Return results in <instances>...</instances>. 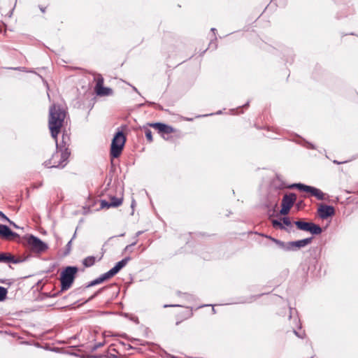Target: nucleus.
Segmentation results:
<instances>
[{
	"label": "nucleus",
	"mask_w": 358,
	"mask_h": 358,
	"mask_svg": "<svg viewBox=\"0 0 358 358\" xmlns=\"http://www.w3.org/2000/svg\"><path fill=\"white\" fill-rule=\"evenodd\" d=\"M66 117V111L60 106L53 105L50 108L48 127L52 137L55 139L57 148H59L57 143V135L60 132L61 128Z\"/></svg>",
	"instance_id": "obj_1"
},
{
	"label": "nucleus",
	"mask_w": 358,
	"mask_h": 358,
	"mask_svg": "<svg viewBox=\"0 0 358 358\" xmlns=\"http://www.w3.org/2000/svg\"><path fill=\"white\" fill-rule=\"evenodd\" d=\"M69 155L70 152L68 148H64V150L55 152L48 161L45 162L44 164L48 168H63L66 166Z\"/></svg>",
	"instance_id": "obj_2"
},
{
	"label": "nucleus",
	"mask_w": 358,
	"mask_h": 358,
	"mask_svg": "<svg viewBox=\"0 0 358 358\" xmlns=\"http://www.w3.org/2000/svg\"><path fill=\"white\" fill-rule=\"evenodd\" d=\"M78 272V268L76 266H67L60 275V282L62 290L69 289L76 278V274Z\"/></svg>",
	"instance_id": "obj_3"
},
{
	"label": "nucleus",
	"mask_w": 358,
	"mask_h": 358,
	"mask_svg": "<svg viewBox=\"0 0 358 358\" xmlns=\"http://www.w3.org/2000/svg\"><path fill=\"white\" fill-rule=\"evenodd\" d=\"M126 142V136L122 131H117L111 143L110 146V156L113 158L118 157L123 150L124 145Z\"/></svg>",
	"instance_id": "obj_4"
},
{
	"label": "nucleus",
	"mask_w": 358,
	"mask_h": 358,
	"mask_svg": "<svg viewBox=\"0 0 358 358\" xmlns=\"http://www.w3.org/2000/svg\"><path fill=\"white\" fill-rule=\"evenodd\" d=\"M27 245L30 250L37 253L44 252L48 248L45 243L33 235L27 238Z\"/></svg>",
	"instance_id": "obj_5"
},
{
	"label": "nucleus",
	"mask_w": 358,
	"mask_h": 358,
	"mask_svg": "<svg viewBox=\"0 0 358 358\" xmlns=\"http://www.w3.org/2000/svg\"><path fill=\"white\" fill-rule=\"evenodd\" d=\"M294 224L299 229L305 231H309L312 234L318 235L320 234L322 231V228L320 226L313 222H306L303 221L299 220L296 221Z\"/></svg>",
	"instance_id": "obj_6"
},
{
	"label": "nucleus",
	"mask_w": 358,
	"mask_h": 358,
	"mask_svg": "<svg viewBox=\"0 0 358 358\" xmlns=\"http://www.w3.org/2000/svg\"><path fill=\"white\" fill-rule=\"evenodd\" d=\"M292 187H296L300 191L309 192L312 196H315L319 200L325 199V194L320 189L314 187L308 186L301 183L294 184Z\"/></svg>",
	"instance_id": "obj_7"
},
{
	"label": "nucleus",
	"mask_w": 358,
	"mask_h": 358,
	"mask_svg": "<svg viewBox=\"0 0 358 358\" xmlns=\"http://www.w3.org/2000/svg\"><path fill=\"white\" fill-rule=\"evenodd\" d=\"M296 199L295 194H285L282 199L280 214L283 215L288 214Z\"/></svg>",
	"instance_id": "obj_8"
},
{
	"label": "nucleus",
	"mask_w": 358,
	"mask_h": 358,
	"mask_svg": "<svg viewBox=\"0 0 358 358\" xmlns=\"http://www.w3.org/2000/svg\"><path fill=\"white\" fill-rule=\"evenodd\" d=\"M318 215L322 219H326L328 217L332 216L334 215L335 210L334 207L331 206H327L324 204H320L318 210Z\"/></svg>",
	"instance_id": "obj_9"
},
{
	"label": "nucleus",
	"mask_w": 358,
	"mask_h": 358,
	"mask_svg": "<svg viewBox=\"0 0 358 358\" xmlns=\"http://www.w3.org/2000/svg\"><path fill=\"white\" fill-rule=\"evenodd\" d=\"M17 236H18L17 234L13 232L7 226L0 224V237L7 240H12Z\"/></svg>",
	"instance_id": "obj_10"
},
{
	"label": "nucleus",
	"mask_w": 358,
	"mask_h": 358,
	"mask_svg": "<svg viewBox=\"0 0 358 358\" xmlns=\"http://www.w3.org/2000/svg\"><path fill=\"white\" fill-rule=\"evenodd\" d=\"M129 260V257H126L118 262L114 267L108 271V275L111 278L116 275L123 267H124Z\"/></svg>",
	"instance_id": "obj_11"
},
{
	"label": "nucleus",
	"mask_w": 358,
	"mask_h": 358,
	"mask_svg": "<svg viewBox=\"0 0 358 358\" xmlns=\"http://www.w3.org/2000/svg\"><path fill=\"white\" fill-rule=\"evenodd\" d=\"M122 198H116L112 197L110 199V202H107L104 200L101 201V208H110V207H117L120 206L122 203Z\"/></svg>",
	"instance_id": "obj_12"
},
{
	"label": "nucleus",
	"mask_w": 358,
	"mask_h": 358,
	"mask_svg": "<svg viewBox=\"0 0 358 358\" xmlns=\"http://www.w3.org/2000/svg\"><path fill=\"white\" fill-rule=\"evenodd\" d=\"M312 239L313 238H307L302 240L290 242L289 243V245L291 248V250H294V248H301L310 244L312 241Z\"/></svg>",
	"instance_id": "obj_13"
},
{
	"label": "nucleus",
	"mask_w": 358,
	"mask_h": 358,
	"mask_svg": "<svg viewBox=\"0 0 358 358\" xmlns=\"http://www.w3.org/2000/svg\"><path fill=\"white\" fill-rule=\"evenodd\" d=\"M22 260L16 259L13 255L10 253H0V262L17 264L21 262Z\"/></svg>",
	"instance_id": "obj_14"
},
{
	"label": "nucleus",
	"mask_w": 358,
	"mask_h": 358,
	"mask_svg": "<svg viewBox=\"0 0 358 358\" xmlns=\"http://www.w3.org/2000/svg\"><path fill=\"white\" fill-rule=\"evenodd\" d=\"M96 93L99 96H108L113 94V90L109 87H105L103 85L95 89Z\"/></svg>",
	"instance_id": "obj_15"
},
{
	"label": "nucleus",
	"mask_w": 358,
	"mask_h": 358,
	"mask_svg": "<svg viewBox=\"0 0 358 358\" xmlns=\"http://www.w3.org/2000/svg\"><path fill=\"white\" fill-rule=\"evenodd\" d=\"M111 277L108 275V272H106L104 274H103L102 275H101L100 277H99L98 278H96V279L94 280L93 281H92L87 285V287H92V286L100 284V283L103 282V281H105L106 280H108V279H109Z\"/></svg>",
	"instance_id": "obj_16"
},
{
	"label": "nucleus",
	"mask_w": 358,
	"mask_h": 358,
	"mask_svg": "<svg viewBox=\"0 0 358 358\" xmlns=\"http://www.w3.org/2000/svg\"><path fill=\"white\" fill-rule=\"evenodd\" d=\"M96 261L95 257L89 256L83 259V264L85 267H90L95 264Z\"/></svg>",
	"instance_id": "obj_17"
},
{
	"label": "nucleus",
	"mask_w": 358,
	"mask_h": 358,
	"mask_svg": "<svg viewBox=\"0 0 358 358\" xmlns=\"http://www.w3.org/2000/svg\"><path fill=\"white\" fill-rule=\"evenodd\" d=\"M268 238H270L273 243H275L280 248H282V249L287 250H291V248L289 247V245H288L287 246L284 242H282V241H281L280 240L275 239V238H272V237H268Z\"/></svg>",
	"instance_id": "obj_18"
},
{
	"label": "nucleus",
	"mask_w": 358,
	"mask_h": 358,
	"mask_svg": "<svg viewBox=\"0 0 358 358\" xmlns=\"http://www.w3.org/2000/svg\"><path fill=\"white\" fill-rule=\"evenodd\" d=\"M94 81L96 82L95 89L103 85V78L101 74H96L94 76Z\"/></svg>",
	"instance_id": "obj_19"
},
{
	"label": "nucleus",
	"mask_w": 358,
	"mask_h": 358,
	"mask_svg": "<svg viewBox=\"0 0 358 358\" xmlns=\"http://www.w3.org/2000/svg\"><path fill=\"white\" fill-rule=\"evenodd\" d=\"M273 227L275 228H279L280 229H285V227L281 221L277 220H272Z\"/></svg>",
	"instance_id": "obj_20"
},
{
	"label": "nucleus",
	"mask_w": 358,
	"mask_h": 358,
	"mask_svg": "<svg viewBox=\"0 0 358 358\" xmlns=\"http://www.w3.org/2000/svg\"><path fill=\"white\" fill-rule=\"evenodd\" d=\"M7 289L3 287H0V301H3L7 295Z\"/></svg>",
	"instance_id": "obj_21"
},
{
	"label": "nucleus",
	"mask_w": 358,
	"mask_h": 358,
	"mask_svg": "<svg viewBox=\"0 0 358 358\" xmlns=\"http://www.w3.org/2000/svg\"><path fill=\"white\" fill-rule=\"evenodd\" d=\"M164 124H162V123H154V124H150V126L157 130H159V131L162 132V131L163 130V127H164Z\"/></svg>",
	"instance_id": "obj_22"
},
{
	"label": "nucleus",
	"mask_w": 358,
	"mask_h": 358,
	"mask_svg": "<svg viewBox=\"0 0 358 358\" xmlns=\"http://www.w3.org/2000/svg\"><path fill=\"white\" fill-rule=\"evenodd\" d=\"M162 129L163 130L162 131V132L164 133V134H171L174 131V129L173 127L168 126L166 124L164 125V127H163Z\"/></svg>",
	"instance_id": "obj_23"
},
{
	"label": "nucleus",
	"mask_w": 358,
	"mask_h": 358,
	"mask_svg": "<svg viewBox=\"0 0 358 358\" xmlns=\"http://www.w3.org/2000/svg\"><path fill=\"white\" fill-rule=\"evenodd\" d=\"M145 137L147 138V140L149 141V142H152V131L147 129H145Z\"/></svg>",
	"instance_id": "obj_24"
},
{
	"label": "nucleus",
	"mask_w": 358,
	"mask_h": 358,
	"mask_svg": "<svg viewBox=\"0 0 358 358\" xmlns=\"http://www.w3.org/2000/svg\"><path fill=\"white\" fill-rule=\"evenodd\" d=\"M282 224L283 225L286 226H290L291 225V221L289 220V217H283L282 220Z\"/></svg>",
	"instance_id": "obj_25"
},
{
	"label": "nucleus",
	"mask_w": 358,
	"mask_h": 358,
	"mask_svg": "<svg viewBox=\"0 0 358 358\" xmlns=\"http://www.w3.org/2000/svg\"><path fill=\"white\" fill-rule=\"evenodd\" d=\"M69 141V137L67 135L63 134L62 136V143L64 144V146L67 144Z\"/></svg>",
	"instance_id": "obj_26"
},
{
	"label": "nucleus",
	"mask_w": 358,
	"mask_h": 358,
	"mask_svg": "<svg viewBox=\"0 0 358 358\" xmlns=\"http://www.w3.org/2000/svg\"><path fill=\"white\" fill-rule=\"evenodd\" d=\"M0 219L11 223V221L1 211H0Z\"/></svg>",
	"instance_id": "obj_27"
},
{
	"label": "nucleus",
	"mask_w": 358,
	"mask_h": 358,
	"mask_svg": "<svg viewBox=\"0 0 358 358\" xmlns=\"http://www.w3.org/2000/svg\"><path fill=\"white\" fill-rule=\"evenodd\" d=\"M103 343H98V344H96V345L95 348H100V347L103 346Z\"/></svg>",
	"instance_id": "obj_28"
},
{
	"label": "nucleus",
	"mask_w": 358,
	"mask_h": 358,
	"mask_svg": "<svg viewBox=\"0 0 358 358\" xmlns=\"http://www.w3.org/2000/svg\"><path fill=\"white\" fill-rule=\"evenodd\" d=\"M10 224H12L14 227L15 228H17L18 227L15 224L13 223L12 221H11V223H10Z\"/></svg>",
	"instance_id": "obj_29"
},
{
	"label": "nucleus",
	"mask_w": 358,
	"mask_h": 358,
	"mask_svg": "<svg viewBox=\"0 0 358 358\" xmlns=\"http://www.w3.org/2000/svg\"><path fill=\"white\" fill-rule=\"evenodd\" d=\"M99 292H100V291L97 292L96 293L94 294V295L92 296L90 299L94 298V296H96Z\"/></svg>",
	"instance_id": "obj_30"
},
{
	"label": "nucleus",
	"mask_w": 358,
	"mask_h": 358,
	"mask_svg": "<svg viewBox=\"0 0 358 358\" xmlns=\"http://www.w3.org/2000/svg\"><path fill=\"white\" fill-rule=\"evenodd\" d=\"M134 90H135L136 92H137V89L136 87H134Z\"/></svg>",
	"instance_id": "obj_31"
}]
</instances>
